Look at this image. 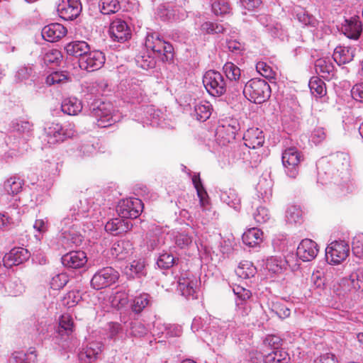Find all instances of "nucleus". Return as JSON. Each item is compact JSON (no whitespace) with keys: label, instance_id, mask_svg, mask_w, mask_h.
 <instances>
[{"label":"nucleus","instance_id":"nucleus-18","mask_svg":"<svg viewBox=\"0 0 363 363\" xmlns=\"http://www.w3.org/2000/svg\"><path fill=\"white\" fill-rule=\"evenodd\" d=\"M245 145L250 149L260 147L264 143V136L261 130L251 128L247 130L243 136Z\"/></svg>","mask_w":363,"mask_h":363},{"label":"nucleus","instance_id":"nucleus-9","mask_svg":"<svg viewBox=\"0 0 363 363\" xmlns=\"http://www.w3.org/2000/svg\"><path fill=\"white\" fill-rule=\"evenodd\" d=\"M105 62V56L99 50L89 51L85 56L79 60V67L88 72L99 69Z\"/></svg>","mask_w":363,"mask_h":363},{"label":"nucleus","instance_id":"nucleus-40","mask_svg":"<svg viewBox=\"0 0 363 363\" xmlns=\"http://www.w3.org/2000/svg\"><path fill=\"white\" fill-rule=\"evenodd\" d=\"M223 71L227 78L230 81L236 82L240 77V69L233 62H226L223 66Z\"/></svg>","mask_w":363,"mask_h":363},{"label":"nucleus","instance_id":"nucleus-62","mask_svg":"<svg viewBox=\"0 0 363 363\" xmlns=\"http://www.w3.org/2000/svg\"><path fill=\"white\" fill-rule=\"evenodd\" d=\"M241 2L243 6L248 10L258 8L262 3V0H241Z\"/></svg>","mask_w":363,"mask_h":363},{"label":"nucleus","instance_id":"nucleus-6","mask_svg":"<svg viewBox=\"0 0 363 363\" xmlns=\"http://www.w3.org/2000/svg\"><path fill=\"white\" fill-rule=\"evenodd\" d=\"M203 84L212 96H220L226 91V82L223 76L217 71H207L203 78Z\"/></svg>","mask_w":363,"mask_h":363},{"label":"nucleus","instance_id":"nucleus-41","mask_svg":"<svg viewBox=\"0 0 363 363\" xmlns=\"http://www.w3.org/2000/svg\"><path fill=\"white\" fill-rule=\"evenodd\" d=\"M149 296L147 294H141L135 298L131 305L133 312L140 313L149 304Z\"/></svg>","mask_w":363,"mask_h":363},{"label":"nucleus","instance_id":"nucleus-24","mask_svg":"<svg viewBox=\"0 0 363 363\" xmlns=\"http://www.w3.org/2000/svg\"><path fill=\"white\" fill-rule=\"evenodd\" d=\"M61 109L63 113L69 116H76L81 112L82 104L75 97H69L64 99L62 103Z\"/></svg>","mask_w":363,"mask_h":363},{"label":"nucleus","instance_id":"nucleus-19","mask_svg":"<svg viewBox=\"0 0 363 363\" xmlns=\"http://www.w3.org/2000/svg\"><path fill=\"white\" fill-rule=\"evenodd\" d=\"M133 223L120 218H114L106 223L105 229L114 235L126 233L133 228Z\"/></svg>","mask_w":363,"mask_h":363},{"label":"nucleus","instance_id":"nucleus-34","mask_svg":"<svg viewBox=\"0 0 363 363\" xmlns=\"http://www.w3.org/2000/svg\"><path fill=\"white\" fill-rule=\"evenodd\" d=\"M315 72L323 78L329 77L333 71V65L332 63L323 58L318 59L315 63Z\"/></svg>","mask_w":363,"mask_h":363},{"label":"nucleus","instance_id":"nucleus-29","mask_svg":"<svg viewBox=\"0 0 363 363\" xmlns=\"http://www.w3.org/2000/svg\"><path fill=\"white\" fill-rule=\"evenodd\" d=\"M24 181L17 177L9 178L4 184V190L10 195H16L22 191Z\"/></svg>","mask_w":363,"mask_h":363},{"label":"nucleus","instance_id":"nucleus-22","mask_svg":"<svg viewBox=\"0 0 363 363\" xmlns=\"http://www.w3.org/2000/svg\"><path fill=\"white\" fill-rule=\"evenodd\" d=\"M110 104L103 103L94 110V115L97 119V125L101 128L108 127L111 125L112 114Z\"/></svg>","mask_w":363,"mask_h":363},{"label":"nucleus","instance_id":"nucleus-58","mask_svg":"<svg viewBox=\"0 0 363 363\" xmlns=\"http://www.w3.org/2000/svg\"><path fill=\"white\" fill-rule=\"evenodd\" d=\"M351 94L354 99L363 103V82L354 85L351 90Z\"/></svg>","mask_w":363,"mask_h":363},{"label":"nucleus","instance_id":"nucleus-47","mask_svg":"<svg viewBox=\"0 0 363 363\" xmlns=\"http://www.w3.org/2000/svg\"><path fill=\"white\" fill-rule=\"evenodd\" d=\"M68 282V277L66 274L61 273L54 276L50 282V287L54 290H59L63 288Z\"/></svg>","mask_w":363,"mask_h":363},{"label":"nucleus","instance_id":"nucleus-51","mask_svg":"<svg viewBox=\"0 0 363 363\" xmlns=\"http://www.w3.org/2000/svg\"><path fill=\"white\" fill-rule=\"evenodd\" d=\"M253 217L255 222L260 225L265 223L269 219V214L266 208L260 206L257 208L253 213Z\"/></svg>","mask_w":363,"mask_h":363},{"label":"nucleus","instance_id":"nucleus-49","mask_svg":"<svg viewBox=\"0 0 363 363\" xmlns=\"http://www.w3.org/2000/svg\"><path fill=\"white\" fill-rule=\"evenodd\" d=\"M32 72V69L26 66L20 67L13 77V81L16 83H21L28 79Z\"/></svg>","mask_w":363,"mask_h":363},{"label":"nucleus","instance_id":"nucleus-7","mask_svg":"<svg viewBox=\"0 0 363 363\" xmlns=\"http://www.w3.org/2000/svg\"><path fill=\"white\" fill-rule=\"evenodd\" d=\"M143 201L137 198H131L121 201L116 211L118 215L126 219L137 218L143 210Z\"/></svg>","mask_w":363,"mask_h":363},{"label":"nucleus","instance_id":"nucleus-11","mask_svg":"<svg viewBox=\"0 0 363 363\" xmlns=\"http://www.w3.org/2000/svg\"><path fill=\"white\" fill-rule=\"evenodd\" d=\"M318 251V245L315 242L311 239H304L298 245L296 255L303 262H308L315 258Z\"/></svg>","mask_w":363,"mask_h":363},{"label":"nucleus","instance_id":"nucleus-64","mask_svg":"<svg viewBox=\"0 0 363 363\" xmlns=\"http://www.w3.org/2000/svg\"><path fill=\"white\" fill-rule=\"evenodd\" d=\"M276 313L279 318H286L290 315L291 311L284 306H280L276 309Z\"/></svg>","mask_w":363,"mask_h":363},{"label":"nucleus","instance_id":"nucleus-54","mask_svg":"<svg viewBox=\"0 0 363 363\" xmlns=\"http://www.w3.org/2000/svg\"><path fill=\"white\" fill-rule=\"evenodd\" d=\"M192 237L186 233H180L175 238L176 245L181 247L185 248L192 243Z\"/></svg>","mask_w":363,"mask_h":363},{"label":"nucleus","instance_id":"nucleus-39","mask_svg":"<svg viewBox=\"0 0 363 363\" xmlns=\"http://www.w3.org/2000/svg\"><path fill=\"white\" fill-rule=\"evenodd\" d=\"M212 11L216 16H224L230 13V6L226 0H215L212 4Z\"/></svg>","mask_w":363,"mask_h":363},{"label":"nucleus","instance_id":"nucleus-53","mask_svg":"<svg viewBox=\"0 0 363 363\" xmlns=\"http://www.w3.org/2000/svg\"><path fill=\"white\" fill-rule=\"evenodd\" d=\"M174 258L172 255L164 253L160 256L157 261V264L160 268L169 269L173 266Z\"/></svg>","mask_w":363,"mask_h":363},{"label":"nucleus","instance_id":"nucleus-32","mask_svg":"<svg viewBox=\"0 0 363 363\" xmlns=\"http://www.w3.org/2000/svg\"><path fill=\"white\" fill-rule=\"evenodd\" d=\"M332 162L338 171H345L350 166V158L347 153L337 152L332 156Z\"/></svg>","mask_w":363,"mask_h":363},{"label":"nucleus","instance_id":"nucleus-61","mask_svg":"<svg viewBox=\"0 0 363 363\" xmlns=\"http://www.w3.org/2000/svg\"><path fill=\"white\" fill-rule=\"evenodd\" d=\"M176 11H178V9H166L165 10V12H166V16H167V20H170V21H179L180 19H183L184 16V13H182V16H180L179 12L177 13H176Z\"/></svg>","mask_w":363,"mask_h":363},{"label":"nucleus","instance_id":"nucleus-14","mask_svg":"<svg viewBox=\"0 0 363 363\" xmlns=\"http://www.w3.org/2000/svg\"><path fill=\"white\" fill-rule=\"evenodd\" d=\"M197 280L188 272L182 274L179 278L178 289L182 294L186 297H194L196 291Z\"/></svg>","mask_w":363,"mask_h":363},{"label":"nucleus","instance_id":"nucleus-36","mask_svg":"<svg viewBox=\"0 0 363 363\" xmlns=\"http://www.w3.org/2000/svg\"><path fill=\"white\" fill-rule=\"evenodd\" d=\"M99 9L103 14L109 15L118 12L121 5L118 0H101Z\"/></svg>","mask_w":363,"mask_h":363},{"label":"nucleus","instance_id":"nucleus-44","mask_svg":"<svg viewBox=\"0 0 363 363\" xmlns=\"http://www.w3.org/2000/svg\"><path fill=\"white\" fill-rule=\"evenodd\" d=\"M353 254L360 259H363V233L358 234L353 238L352 243Z\"/></svg>","mask_w":363,"mask_h":363},{"label":"nucleus","instance_id":"nucleus-20","mask_svg":"<svg viewBox=\"0 0 363 363\" xmlns=\"http://www.w3.org/2000/svg\"><path fill=\"white\" fill-rule=\"evenodd\" d=\"M45 132L48 143L55 145L60 142H63L66 139V134L59 123H51L45 128Z\"/></svg>","mask_w":363,"mask_h":363},{"label":"nucleus","instance_id":"nucleus-5","mask_svg":"<svg viewBox=\"0 0 363 363\" xmlns=\"http://www.w3.org/2000/svg\"><path fill=\"white\" fill-rule=\"evenodd\" d=\"M350 254V245L344 240H335L325 249V257L328 264L337 265L343 262Z\"/></svg>","mask_w":363,"mask_h":363},{"label":"nucleus","instance_id":"nucleus-10","mask_svg":"<svg viewBox=\"0 0 363 363\" xmlns=\"http://www.w3.org/2000/svg\"><path fill=\"white\" fill-rule=\"evenodd\" d=\"M111 38L117 42H125L130 38L131 33L127 23L121 19L114 20L110 25Z\"/></svg>","mask_w":363,"mask_h":363},{"label":"nucleus","instance_id":"nucleus-25","mask_svg":"<svg viewBox=\"0 0 363 363\" xmlns=\"http://www.w3.org/2000/svg\"><path fill=\"white\" fill-rule=\"evenodd\" d=\"M354 56V50L350 47L339 46L335 49L333 58L338 64L351 62Z\"/></svg>","mask_w":363,"mask_h":363},{"label":"nucleus","instance_id":"nucleus-60","mask_svg":"<svg viewBox=\"0 0 363 363\" xmlns=\"http://www.w3.org/2000/svg\"><path fill=\"white\" fill-rule=\"evenodd\" d=\"M145 268V262L143 259L133 260L130 266V269L135 274H142Z\"/></svg>","mask_w":363,"mask_h":363},{"label":"nucleus","instance_id":"nucleus-13","mask_svg":"<svg viewBox=\"0 0 363 363\" xmlns=\"http://www.w3.org/2000/svg\"><path fill=\"white\" fill-rule=\"evenodd\" d=\"M29 257V252L23 247H14L6 253L2 259L3 264L6 268L13 265H18L26 261Z\"/></svg>","mask_w":363,"mask_h":363},{"label":"nucleus","instance_id":"nucleus-63","mask_svg":"<svg viewBox=\"0 0 363 363\" xmlns=\"http://www.w3.org/2000/svg\"><path fill=\"white\" fill-rule=\"evenodd\" d=\"M33 228L39 233H45L48 230L47 222L43 219H36L33 224Z\"/></svg>","mask_w":363,"mask_h":363},{"label":"nucleus","instance_id":"nucleus-57","mask_svg":"<svg viewBox=\"0 0 363 363\" xmlns=\"http://www.w3.org/2000/svg\"><path fill=\"white\" fill-rule=\"evenodd\" d=\"M33 125L30 122L24 120H19L13 124L15 130L20 133H26L31 130Z\"/></svg>","mask_w":363,"mask_h":363},{"label":"nucleus","instance_id":"nucleus-30","mask_svg":"<svg viewBox=\"0 0 363 363\" xmlns=\"http://www.w3.org/2000/svg\"><path fill=\"white\" fill-rule=\"evenodd\" d=\"M289 354L283 350H273L264 357V363H289Z\"/></svg>","mask_w":363,"mask_h":363},{"label":"nucleus","instance_id":"nucleus-43","mask_svg":"<svg viewBox=\"0 0 363 363\" xmlns=\"http://www.w3.org/2000/svg\"><path fill=\"white\" fill-rule=\"evenodd\" d=\"M233 292L237 296L238 301H237L238 306H242L243 302L247 301L252 296V293L250 290L239 285H237L233 288Z\"/></svg>","mask_w":363,"mask_h":363},{"label":"nucleus","instance_id":"nucleus-4","mask_svg":"<svg viewBox=\"0 0 363 363\" xmlns=\"http://www.w3.org/2000/svg\"><path fill=\"white\" fill-rule=\"evenodd\" d=\"M145 47L148 50L160 57L163 62L168 61L173 57V48L172 45L162 40L155 34L148 35L145 40Z\"/></svg>","mask_w":363,"mask_h":363},{"label":"nucleus","instance_id":"nucleus-35","mask_svg":"<svg viewBox=\"0 0 363 363\" xmlns=\"http://www.w3.org/2000/svg\"><path fill=\"white\" fill-rule=\"evenodd\" d=\"M201 31L204 35H213L222 33L225 30L224 26L218 23L212 21H206L201 25Z\"/></svg>","mask_w":363,"mask_h":363},{"label":"nucleus","instance_id":"nucleus-28","mask_svg":"<svg viewBox=\"0 0 363 363\" xmlns=\"http://www.w3.org/2000/svg\"><path fill=\"white\" fill-rule=\"evenodd\" d=\"M74 330V323L71 315L68 313L62 314L59 319V335L61 336L69 335Z\"/></svg>","mask_w":363,"mask_h":363},{"label":"nucleus","instance_id":"nucleus-15","mask_svg":"<svg viewBox=\"0 0 363 363\" xmlns=\"http://www.w3.org/2000/svg\"><path fill=\"white\" fill-rule=\"evenodd\" d=\"M103 344L99 342H91L79 353V359L82 363H91L96 360L98 355L102 352Z\"/></svg>","mask_w":363,"mask_h":363},{"label":"nucleus","instance_id":"nucleus-45","mask_svg":"<svg viewBox=\"0 0 363 363\" xmlns=\"http://www.w3.org/2000/svg\"><path fill=\"white\" fill-rule=\"evenodd\" d=\"M62 59V53L57 49L48 51L44 56V62L47 65H58Z\"/></svg>","mask_w":363,"mask_h":363},{"label":"nucleus","instance_id":"nucleus-31","mask_svg":"<svg viewBox=\"0 0 363 363\" xmlns=\"http://www.w3.org/2000/svg\"><path fill=\"white\" fill-rule=\"evenodd\" d=\"M235 273L241 279H246L254 277L256 273V268L251 262L244 260L240 262L235 269Z\"/></svg>","mask_w":363,"mask_h":363},{"label":"nucleus","instance_id":"nucleus-2","mask_svg":"<svg viewBox=\"0 0 363 363\" xmlns=\"http://www.w3.org/2000/svg\"><path fill=\"white\" fill-rule=\"evenodd\" d=\"M239 130V123L233 118L222 120L216 128V140L220 146L233 143Z\"/></svg>","mask_w":363,"mask_h":363},{"label":"nucleus","instance_id":"nucleus-12","mask_svg":"<svg viewBox=\"0 0 363 363\" xmlns=\"http://www.w3.org/2000/svg\"><path fill=\"white\" fill-rule=\"evenodd\" d=\"M82 11L81 4L79 0H67L59 6L58 12L60 16L70 21L76 18Z\"/></svg>","mask_w":363,"mask_h":363},{"label":"nucleus","instance_id":"nucleus-52","mask_svg":"<svg viewBox=\"0 0 363 363\" xmlns=\"http://www.w3.org/2000/svg\"><path fill=\"white\" fill-rule=\"evenodd\" d=\"M349 284H351V289L354 291L363 289V279L362 277V272L360 274L357 272L352 273L350 276Z\"/></svg>","mask_w":363,"mask_h":363},{"label":"nucleus","instance_id":"nucleus-42","mask_svg":"<svg viewBox=\"0 0 363 363\" xmlns=\"http://www.w3.org/2000/svg\"><path fill=\"white\" fill-rule=\"evenodd\" d=\"M192 182L194 186V188L196 190L197 195H198L199 198L200 199V202L202 204H203V202L205 201L206 199L208 197V194L202 184L199 174H194L192 177Z\"/></svg>","mask_w":363,"mask_h":363},{"label":"nucleus","instance_id":"nucleus-1","mask_svg":"<svg viewBox=\"0 0 363 363\" xmlns=\"http://www.w3.org/2000/svg\"><path fill=\"white\" fill-rule=\"evenodd\" d=\"M243 94L250 101L262 104L270 97L271 88L265 80L252 79L245 85Z\"/></svg>","mask_w":363,"mask_h":363},{"label":"nucleus","instance_id":"nucleus-48","mask_svg":"<svg viewBox=\"0 0 363 363\" xmlns=\"http://www.w3.org/2000/svg\"><path fill=\"white\" fill-rule=\"evenodd\" d=\"M297 18L299 22L311 28H316L319 25V21L315 17L305 12L298 13Z\"/></svg>","mask_w":363,"mask_h":363},{"label":"nucleus","instance_id":"nucleus-55","mask_svg":"<svg viewBox=\"0 0 363 363\" xmlns=\"http://www.w3.org/2000/svg\"><path fill=\"white\" fill-rule=\"evenodd\" d=\"M264 345L265 347H269L273 349V350H281L279 349L281 345V339L274 335H268L264 340Z\"/></svg>","mask_w":363,"mask_h":363},{"label":"nucleus","instance_id":"nucleus-59","mask_svg":"<svg viewBox=\"0 0 363 363\" xmlns=\"http://www.w3.org/2000/svg\"><path fill=\"white\" fill-rule=\"evenodd\" d=\"M314 363H338L335 354L332 353H325L318 357Z\"/></svg>","mask_w":363,"mask_h":363},{"label":"nucleus","instance_id":"nucleus-21","mask_svg":"<svg viewBox=\"0 0 363 363\" xmlns=\"http://www.w3.org/2000/svg\"><path fill=\"white\" fill-rule=\"evenodd\" d=\"M342 28L344 34L347 38L354 40L359 38L362 30V23L357 17L346 20Z\"/></svg>","mask_w":363,"mask_h":363},{"label":"nucleus","instance_id":"nucleus-50","mask_svg":"<svg viewBox=\"0 0 363 363\" xmlns=\"http://www.w3.org/2000/svg\"><path fill=\"white\" fill-rule=\"evenodd\" d=\"M333 292L339 297H344L351 291L349 288V281L346 279L341 280L337 284L333 285Z\"/></svg>","mask_w":363,"mask_h":363},{"label":"nucleus","instance_id":"nucleus-8","mask_svg":"<svg viewBox=\"0 0 363 363\" xmlns=\"http://www.w3.org/2000/svg\"><path fill=\"white\" fill-rule=\"evenodd\" d=\"M118 279V273L112 267H105L98 271L91 280V286L96 290L104 289L114 284Z\"/></svg>","mask_w":363,"mask_h":363},{"label":"nucleus","instance_id":"nucleus-26","mask_svg":"<svg viewBox=\"0 0 363 363\" xmlns=\"http://www.w3.org/2000/svg\"><path fill=\"white\" fill-rule=\"evenodd\" d=\"M262 232L257 228H252L242 235V242L249 247H255L262 242Z\"/></svg>","mask_w":363,"mask_h":363},{"label":"nucleus","instance_id":"nucleus-38","mask_svg":"<svg viewBox=\"0 0 363 363\" xmlns=\"http://www.w3.org/2000/svg\"><path fill=\"white\" fill-rule=\"evenodd\" d=\"M309 87L313 94L322 97L326 94V87L324 82L318 78H313L309 82Z\"/></svg>","mask_w":363,"mask_h":363},{"label":"nucleus","instance_id":"nucleus-3","mask_svg":"<svg viewBox=\"0 0 363 363\" xmlns=\"http://www.w3.org/2000/svg\"><path fill=\"white\" fill-rule=\"evenodd\" d=\"M281 160L286 175L296 179L299 173V164L304 160L303 155L295 147H288L283 152Z\"/></svg>","mask_w":363,"mask_h":363},{"label":"nucleus","instance_id":"nucleus-27","mask_svg":"<svg viewBox=\"0 0 363 363\" xmlns=\"http://www.w3.org/2000/svg\"><path fill=\"white\" fill-rule=\"evenodd\" d=\"M132 244L127 240L118 241L113 244L111 253L118 259H124L132 253Z\"/></svg>","mask_w":363,"mask_h":363},{"label":"nucleus","instance_id":"nucleus-37","mask_svg":"<svg viewBox=\"0 0 363 363\" xmlns=\"http://www.w3.org/2000/svg\"><path fill=\"white\" fill-rule=\"evenodd\" d=\"M70 81V77L65 72H54L46 78V84L49 86L63 84Z\"/></svg>","mask_w":363,"mask_h":363},{"label":"nucleus","instance_id":"nucleus-23","mask_svg":"<svg viewBox=\"0 0 363 363\" xmlns=\"http://www.w3.org/2000/svg\"><path fill=\"white\" fill-rule=\"evenodd\" d=\"M65 50L68 55L82 59V57L89 52L90 48L85 41H75L68 43L65 47Z\"/></svg>","mask_w":363,"mask_h":363},{"label":"nucleus","instance_id":"nucleus-17","mask_svg":"<svg viewBox=\"0 0 363 363\" xmlns=\"http://www.w3.org/2000/svg\"><path fill=\"white\" fill-rule=\"evenodd\" d=\"M62 262L66 267L79 269L85 265L87 257L83 251H72L62 257Z\"/></svg>","mask_w":363,"mask_h":363},{"label":"nucleus","instance_id":"nucleus-16","mask_svg":"<svg viewBox=\"0 0 363 363\" xmlns=\"http://www.w3.org/2000/svg\"><path fill=\"white\" fill-rule=\"evenodd\" d=\"M67 33V28L60 23H50L45 26L42 30L43 38L51 43L57 42Z\"/></svg>","mask_w":363,"mask_h":363},{"label":"nucleus","instance_id":"nucleus-46","mask_svg":"<svg viewBox=\"0 0 363 363\" xmlns=\"http://www.w3.org/2000/svg\"><path fill=\"white\" fill-rule=\"evenodd\" d=\"M112 305L121 309L128 303V295L125 291H118L115 294L112 299Z\"/></svg>","mask_w":363,"mask_h":363},{"label":"nucleus","instance_id":"nucleus-33","mask_svg":"<svg viewBox=\"0 0 363 363\" xmlns=\"http://www.w3.org/2000/svg\"><path fill=\"white\" fill-rule=\"evenodd\" d=\"M212 106L208 101H201L194 107L196 119L200 121H205L211 115Z\"/></svg>","mask_w":363,"mask_h":363},{"label":"nucleus","instance_id":"nucleus-56","mask_svg":"<svg viewBox=\"0 0 363 363\" xmlns=\"http://www.w3.org/2000/svg\"><path fill=\"white\" fill-rule=\"evenodd\" d=\"M256 69L264 77L271 79L274 77V72L270 66L264 62H259L256 65Z\"/></svg>","mask_w":363,"mask_h":363}]
</instances>
